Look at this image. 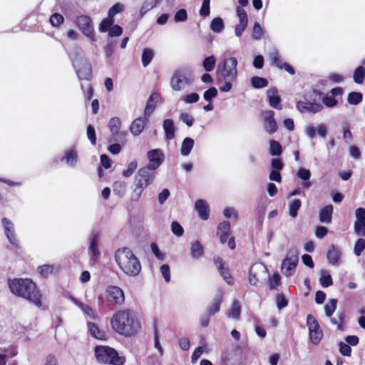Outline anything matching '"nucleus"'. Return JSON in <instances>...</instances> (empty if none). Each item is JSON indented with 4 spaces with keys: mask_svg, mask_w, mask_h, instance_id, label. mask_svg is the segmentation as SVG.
<instances>
[{
    "mask_svg": "<svg viewBox=\"0 0 365 365\" xmlns=\"http://www.w3.org/2000/svg\"><path fill=\"white\" fill-rule=\"evenodd\" d=\"M112 329L118 334L131 336L140 329V323L135 314L128 309L119 310L110 319Z\"/></svg>",
    "mask_w": 365,
    "mask_h": 365,
    "instance_id": "nucleus-1",
    "label": "nucleus"
},
{
    "mask_svg": "<svg viewBox=\"0 0 365 365\" xmlns=\"http://www.w3.org/2000/svg\"><path fill=\"white\" fill-rule=\"evenodd\" d=\"M8 285L12 294L28 300L37 307H41V294L36 284L31 279L28 278L9 279Z\"/></svg>",
    "mask_w": 365,
    "mask_h": 365,
    "instance_id": "nucleus-2",
    "label": "nucleus"
},
{
    "mask_svg": "<svg viewBox=\"0 0 365 365\" xmlns=\"http://www.w3.org/2000/svg\"><path fill=\"white\" fill-rule=\"evenodd\" d=\"M115 259L121 271L128 276H138L141 271L140 260L128 247L118 249L115 253Z\"/></svg>",
    "mask_w": 365,
    "mask_h": 365,
    "instance_id": "nucleus-3",
    "label": "nucleus"
},
{
    "mask_svg": "<svg viewBox=\"0 0 365 365\" xmlns=\"http://www.w3.org/2000/svg\"><path fill=\"white\" fill-rule=\"evenodd\" d=\"M155 178L156 173L148 168L143 167L139 169L134 178L131 200L138 201L145 189L154 182Z\"/></svg>",
    "mask_w": 365,
    "mask_h": 365,
    "instance_id": "nucleus-4",
    "label": "nucleus"
},
{
    "mask_svg": "<svg viewBox=\"0 0 365 365\" xmlns=\"http://www.w3.org/2000/svg\"><path fill=\"white\" fill-rule=\"evenodd\" d=\"M95 356L99 363L112 365H123L125 358L120 356L118 352L108 346H96Z\"/></svg>",
    "mask_w": 365,
    "mask_h": 365,
    "instance_id": "nucleus-5",
    "label": "nucleus"
},
{
    "mask_svg": "<svg viewBox=\"0 0 365 365\" xmlns=\"http://www.w3.org/2000/svg\"><path fill=\"white\" fill-rule=\"evenodd\" d=\"M237 60L235 57L225 58L216 71L217 80L235 81L237 76Z\"/></svg>",
    "mask_w": 365,
    "mask_h": 365,
    "instance_id": "nucleus-6",
    "label": "nucleus"
},
{
    "mask_svg": "<svg viewBox=\"0 0 365 365\" xmlns=\"http://www.w3.org/2000/svg\"><path fill=\"white\" fill-rule=\"evenodd\" d=\"M193 82L192 72L186 68H180L175 71L170 78V87L175 91H180Z\"/></svg>",
    "mask_w": 365,
    "mask_h": 365,
    "instance_id": "nucleus-7",
    "label": "nucleus"
},
{
    "mask_svg": "<svg viewBox=\"0 0 365 365\" xmlns=\"http://www.w3.org/2000/svg\"><path fill=\"white\" fill-rule=\"evenodd\" d=\"M75 24L91 41H96V38L91 18L87 15L78 16L74 21Z\"/></svg>",
    "mask_w": 365,
    "mask_h": 365,
    "instance_id": "nucleus-8",
    "label": "nucleus"
},
{
    "mask_svg": "<svg viewBox=\"0 0 365 365\" xmlns=\"http://www.w3.org/2000/svg\"><path fill=\"white\" fill-rule=\"evenodd\" d=\"M101 235L97 231H92L88 237V255L90 262L95 263L101 255L99 250Z\"/></svg>",
    "mask_w": 365,
    "mask_h": 365,
    "instance_id": "nucleus-9",
    "label": "nucleus"
},
{
    "mask_svg": "<svg viewBox=\"0 0 365 365\" xmlns=\"http://www.w3.org/2000/svg\"><path fill=\"white\" fill-rule=\"evenodd\" d=\"M149 163L144 168H148L149 170L155 172L164 161V153L158 148L151 150L147 153Z\"/></svg>",
    "mask_w": 365,
    "mask_h": 365,
    "instance_id": "nucleus-10",
    "label": "nucleus"
},
{
    "mask_svg": "<svg viewBox=\"0 0 365 365\" xmlns=\"http://www.w3.org/2000/svg\"><path fill=\"white\" fill-rule=\"evenodd\" d=\"M107 299L116 305L121 306L125 302L123 291L117 286L110 285L106 290Z\"/></svg>",
    "mask_w": 365,
    "mask_h": 365,
    "instance_id": "nucleus-11",
    "label": "nucleus"
},
{
    "mask_svg": "<svg viewBox=\"0 0 365 365\" xmlns=\"http://www.w3.org/2000/svg\"><path fill=\"white\" fill-rule=\"evenodd\" d=\"M108 127L111 133V138L110 142H117L122 140L125 134L120 131L121 127L120 119L118 117H113L110 119Z\"/></svg>",
    "mask_w": 365,
    "mask_h": 365,
    "instance_id": "nucleus-12",
    "label": "nucleus"
},
{
    "mask_svg": "<svg viewBox=\"0 0 365 365\" xmlns=\"http://www.w3.org/2000/svg\"><path fill=\"white\" fill-rule=\"evenodd\" d=\"M4 233L9 242L16 247H19V242L16 236L14 223L6 217L1 220Z\"/></svg>",
    "mask_w": 365,
    "mask_h": 365,
    "instance_id": "nucleus-13",
    "label": "nucleus"
},
{
    "mask_svg": "<svg viewBox=\"0 0 365 365\" xmlns=\"http://www.w3.org/2000/svg\"><path fill=\"white\" fill-rule=\"evenodd\" d=\"M355 215L356 220L354 222V232L358 236L365 237V209L357 208Z\"/></svg>",
    "mask_w": 365,
    "mask_h": 365,
    "instance_id": "nucleus-14",
    "label": "nucleus"
},
{
    "mask_svg": "<svg viewBox=\"0 0 365 365\" xmlns=\"http://www.w3.org/2000/svg\"><path fill=\"white\" fill-rule=\"evenodd\" d=\"M264 129L269 134H273L277 130V124L274 119V112L265 110L262 113Z\"/></svg>",
    "mask_w": 365,
    "mask_h": 365,
    "instance_id": "nucleus-15",
    "label": "nucleus"
},
{
    "mask_svg": "<svg viewBox=\"0 0 365 365\" xmlns=\"http://www.w3.org/2000/svg\"><path fill=\"white\" fill-rule=\"evenodd\" d=\"M214 262L217 268V270L223 278V279L229 284L232 285L234 283V279L229 272L228 267L225 265V262L220 257H217L214 259Z\"/></svg>",
    "mask_w": 365,
    "mask_h": 365,
    "instance_id": "nucleus-16",
    "label": "nucleus"
},
{
    "mask_svg": "<svg viewBox=\"0 0 365 365\" xmlns=\"http://www.w3.org/2000/svg\"><path fill=\"white\" fill-rule=\"evenodd\" d=\"M296 108L300 113H317L323 109V106L320 103L299 101L297 103Z\"/></svg>",
    "mask_w": 365,
    "mask_h": 365,
    "instance_id": "nucleus-17",
    "label": "nucleus"
},
{
    "mask_svg": "<svg viewBox=\"0 0 365 365\" xmlns=\"http://www.w3.org/2000/svg\"><path fill=\"white\" fill-rule=\"evenodd\" d=\"M341 250L339 247L334 245L329 247L327 253V257L330 264L339 266L341 263Z\"/></svg>",
    "mask_w": 365,
    "mask_h": 365,
    "instance_id": "nucleus-18",
    "label": "nucleus"
},
{
    "mask_svg": "<svg viewBox=\"0 0 365 365\" xmlns=\"http://www.w3.org/2000/svg\"><path fill=\"white\" fill-rule=\"evenodd\" d=\"M148 117L144 115L135 119L130 126V133L135 135H139L145 128V125L148 121Z\"/></svg>",
    "mask_w": 365,
    "mask_h": 365,
    "instance_id": "nucleus-19",
    "label": "nucleus"
},
{
    "mask_svg": "<svg viewBox=\"0 0 365 365\" xmlns=\"http://www.w3.org/2000/svg\"><path fill=\"white\" fill-rule=\"evenodd\" d=\"M267 270V268L264 265L262 264H253L250 269L249 272V282L250 284L257 287L259 279L257 277V272H265Z\"/></svg>",
    "mask_w": 365,
    "mask_h": 365,
    "instance_id": "nucleus-20",
    "label": "nucleus"
},
{
    "mask_svg": "<svg viewBox=\"0 0 365 365\" xmlns=\"http://www.w3.org/2000/svg\"><path fill=\"white\" fill-rule=\"evenodd\" d=\"M267 98L270 106L272 108L282 110L281 98L278 95V91L276 88H272L267 91Z\"/></svg>",
    "mask_w": 365,
    "mask_h": 365,
    "instance_id": "nucleus-21",
    "label": "nucleus"
},
{
    "mask_svg": "<svg viewBox=\"0 0 365 365\" xmlns=\"http://www.w3.org/2000/svg\"><path fill=\"white\" fill-rule=\"evenodd\" d=\"M230 231V223L228 221H224L219 224L216 235L222 244L227 242Z\"/></svg>",
    "mask_w": 365,
    "mask_h": 365,
    "instance_id": "nucleus-22",
    "label": "nucleus"
},
{
    "mask_svg": "<svg viewBox=\"0 0 365 365\" xmlns=\"http://www.w3.org/2000/svg\"><path fill=\"white\" fill-rule=\"evenodd\" d=\"M76 69L78 77L81 80H87L91 74V66L87 61H83L81 66H77L74 63Z\"/></svg>",
    "mask_w": 365,
    "mask_h": 365,
    "instance_id": "nucleus-23",
    "label": "nucleus"
},
{
    "mask_svg": "<svg viewBox=\"0 0 365 365\" xmlns=\"http://www.w3.org/2000/svg\"><path fill=\"white\" fill-rule=\"evenodd\" d=\"M195 210L202 220H207L210 216V208L207 202L204 200H197L195 203Z\"/></svg>",
    "mask_w": 365,
    "mask_h": 365,
    "instance_id": "nucleus-24",
    "label": "nucleus"
},
{
    "mask_svg": "<svg viewBox=\"0 0 365 365\" xmlns=\"http://www.w3.org/2000/svg\"><path fill=\"white\" fill-rule=\"evenodd\" d=\"M78 154L74 148H70L65 150L64 155L61 158V161H65L70 168H75L78 162Z\"/></svg>",
    "mask_w": 365,
    "mask_h": 365,
    "instance_id": "nucleus-25",
    "label": "nucleus"
},
{
    "mask_svg": "<svg viewBox=\"0 0 365 365\" xmlns=\"http://www.w3.org/2000/svg\"><path fill=\"white\" fill-rule=\"evenodd\" d=\"M316 131L320 137L325 138L327 134V126L322 123L318 125L317 128L312 125L308 126L305 130L306 135L310 139H313L314 138Z\"/></svg>",
    "mask_w": 365,
    "mask_h": 365,
    "instance_id": "nucleus-26",
    "label": "nucleus"
},
{
    "mask_svg": "<svg viewBox=\"0 0 365 365\" xmlns=\"http://www.w3.org/2000/svg\"><path fill=\"white\" fill-rule=\"evenodd\" d=\"M163 128L167 140H173L175 138V125L172 119H165L163 123Z\"/></svg>",
    "mask_w": 365,
    "mask_h": 365,
    "instance_id": "nucleus-27",
    "label": "nucleus"
},
{
    "mask_svg": "<svg viewBox=\"0 0 365 365\" xmlns=\"http://www.w3.org/2000/svg\"><path fill=\"white\" fill-rule=\"evenodd\" d=\"M297 176L302 180V185L303 187L309 188L312 186V182L309 180L311 178V172L309 170L300 168L297 170Z\"/></svg>",
    "mask_w": 365,
    "mask_h": 365,
    "instance_id": "nucleus-28",
    "label": "nucleus"
},
{
    "mask_svg": "<svg viewBox=\"0 0 365 365\" xmlns=\"http://www.w3.org/2000/svg\"><path fill=\"white\" fill-rule=\"evenodd\" d=\"M334 207L331 205L324 207L319 212V220L322 223L329 224L331 222Z\"/></svg>",
    "mask_w": 365,
    "mask_h": 365,
    "instance_id": "nucleus-29",
    "label": "nucleus"
},
{
    "mask_svg": "<svg viewBox=\"0 0 365 365\" xmlns=\"http://www.w3.org/2000/svg\"><path fill=\"white\" fill-rule=\"evenodd\" d=\"M222 302V294L220 292L215 298L213 299L212 303L207 309V313L209 315H214L217 313L220 309V306Z\"/></svg>",
    "mask_w": 365,
    "mask_h": 365,
    "instance_id": "nucleus-30",
    "label": "nucleus"
},
{
    "mask_svg": "<svg viewBox=\"0 0 365 365\" xmlns=\"http://www.w3.org/2000/svg\"><path fill=\"white\" fill-rule=\"evenodd\" d=\"M88 329L90 334L98 339L105 340L106 339V334L103 330H101L96 324L93 322H88Z\"/></svg>",
    "mask_w": 365,
    "mask_h": 365,
    "instance_id": "nucleus-31",
    "label": "nucleus"
},
{
    "mask_svg": "<svg viewBox=\"0 0 365 365\" xmlns=\"http://www.w3.org/2000/svg\"><path fill=\"white\" fill-rule=\"evenodd\" d=\"M195 144V141L192 138L187 137L185 138L182 143L180 148V153L182 156H188Z\"/></svg>",
    "mask_w": 365,
    "mask_h": 365,
    "instance_id": "nucleus-32",
    "label": "nucleus"
},
{
    "mask_svg": "<svg viewBox=\"0 0 365 365\" xmlns=\"http://www.w3.org/2000/svg\"><path fill=\"white\" fill-rule=\"evenodd\" d=\"M204 248L199 241H195L191 244L190 255L192 259H197L203 256Z\"/></svg>",
    "mask_w": 365,
    "mask_h": 365,
    "instance_id": "nucleus-33",
    "label": "nucleus"
},
{
    "mask_svg": "<svg viewBox=\"0 0 365 365\" xmlns=\"http://www.w3.org/2000/svg\"><path fill=\"white\" fill-rule=\"evenodd\" d=\"M241 314V305L238 300L235 299L228 312V317L233 319H239Z\"/></svg>",
    "mask_w": 365,
    "mask_h": 365,
    "instance_id": "nucleus-34",
    "label": "nucleus"
},
{
    "mask_svg": "<svg viewBox=\"0 0 365 365\" xmlns=\"http://www.w3.org/2000/svg\"><path fill=\"white\" fill-rule=\"evenodd\" d=\"M158 96L155 93H152L150 97L148 98V100L147 101L145 110H144V115L150 118L153 112L154 111L156 106L155 99L157 98Z\"/></svg>",
    "mask_w": 365,
    "mask_h": 365,
    "instance_id": "nucleus-35",
    "label": "nucleus"
},
{
    "mask_svg": "<svg viewBox=\"0 0 365 365\" xmlns=\"http://www.w3.org/2000/svg\"><path fill=\"white\" fill-rule=\"evenodd\" d=\"M210 26V29L214 33H221L225 28L224 21L221 17L214 18L211 21Z\"/></svg>",
    "mask_w": 365,
    "mask_h": 365,
    "instance_id": "nucleus-36",
    "label": "nucleus"
},
{
    "mask_svg": "<svg viewBox=\"0 0 365 365\" xmlns=\"http://www.w3.org/2000/svg\"><path fill=\"white\" fill-rule=\"evenodd\" d=\"M302 206L299 199L292 200L289 204V215L291 217L295 218L297 216L298 210Z\"/></svg>",
    "mask_w": 365,
    "mask_h": 365,
    "instance_id": "nucleus-37",
    "label": "nucleus"
},
{
    "mask_svg": "<svg viewBox=\"0 0 365 365\" xmlns=\"http://www.w3.org/2000/svg\"><path fill=\"white\" fill-rule=\"evenodd\" d=\"M298 262L288 261L286 264H284V259L282 263V273L287 276L289 277L292 274V272L295 269Z\"/></svg>",
    "mask_w": 365,
    "mask_h": 365,
    "instance_id": "nucleus-38",
    "label": "nucleus"
},
{
    "mask_svg": "<svg viewBox=\"0 0 365 365\" xmlns=\"http://www.w3.org/2000/svg\"><path fill=\"white\" fill-rule=\"evenodd\" d=\"M354 81L357 84H361L365 78V67L358 66L353 74Z\"/></svg>",
    "mask_w": 365,
    "mask_h": 365,
    "instance_id": "nucleus-39",
    "label": "nucleus"
},
{
    "mask_svg": "<svg viewBox=\"0 0 365 365\" xmlns=\"http://www.w3.org/2000/svg\"><path fill=\"white\" fill-rule=\"evenodd\" d=\"M282 153L280 143L274 140H269V153L272 156H279Z\"/></svg>",
    "mask_w": 365,
    "mask_h": 365,
    "instance_id": "nucleus-40",
    "label": "nucleus"
},
{
    "mask_svg": "<svg viewBox=\"0 0 365 365\" xmlns=\"http://www.w3.org/2000/svg\"><path fill=\"white\" fill-rule=\"evenodd\" d=\"M251 85L255 88H262L268 85V81L262 77L254 76L250 79Z\"/></svg>",
    "mask_w": 365,
    "mask_h": 365,
    "instance_id": "nucleus-41",
    "label": "nucleus"
},
{
    "mask_svg": "<svg viewBox=\"0 0 365 365\" xmlns=\"http://www.w3.org/2000/svg\"><path fill=\"white\" fill-rule=\"evenodd\" d=\"M216 64V58L213 55L206 57L202 61V66L205 71H213Z\"/></svg>",
    "mask_w": 365,
    "mask_h": 365,
    "instance_id": "nucleus-42",
    "label": "nucleus"
},
{
    "mask_svg": "<svg viewBox=\"0 0 365 365\" xmlns=\"http://www.w3.org/2000/svg\"><path fill=\"white\" fill-rule=\"evenodd\" d=\"M363 99V95L360 92H351L349 93L347 97V101L351 105H358L359 104Z\"/></svg>",
    "mask_w": 365,
    "mask_h": 365,
    "instance_id": "nucleus-43",
    "label": "nucleus"
},
{
    "mask_svg": "<svg viewBox=\"0 0 365 365\" xmlns=\"http://www.w3.org/2000/svg\"><path fill=\"white\" fill-rule=\"evenodd\" d=\"M154 56V52L150 48H145L142 53V64L146 67L150 64Z\"/></svg>",
    "mask_w": 365,
    "mask_h": 365,
    "instance_id": "nucleus-44",
    "label": "nucleus"
},
{
    "mask_svg": "<svg viewBox=\"0 0 365 365\" xmlns=\"http://www.w3.org/2000/svg\"><path fill=\"white\" fill-rule=\"evenodd\" d=\"M337 300L331 299L324 306L325 314L328 317H331L336 309Z\"/></svg>",
    "mask_w": 365,
    "mask_h": 365,
    "instance_id": "nucleus-45",
    "label": "nucleus"
},
{
    "mask_svg": "<svg viewBox=\"0 0 365 365\" xmlns=\"http://www.w3.org/2000/svg\"><path fill=\"white\" fill-rule=\"evenodd\" d=\"M309 331L312 342L314 344L317 345L320 342L323 336L322 331L320 329V327L317 329H314V330H310Z\"/></svg>",
    "mask_w": 365,
    "mask_h": 365,
    "instance_id": "nucleus-46",
    "label": "nucleus"
},
{
    "mask_svg": "<svg viewBox=\"0 0 365 365\" xmlns=\"http://www.w3.org/2000/svg\"><path fill=\"white\" fill-rule=\"evenodd\" d=\"M319 282L322 287L326 288L333 284L331 276L326 271H322V276L319 279Z\"/></svg>",
    "mask_w": 365,
    "mask_h": 365,
    "instance_id": "nucleus-47",
    "label": "nucleus"
},
{
    "mask_svg": "<svg viewBox=\"0 0 365 365\" xmlns=\"http://www.w3.org/2000/svg\"><path fill=\"white\" fill-rule=\"evenodd\" d=\"M264 33V29L258 22H255L252 28V37L255 40H259L262 38Z\"/></svg>",
    "mask_w": 365,
    "mask_h": 365,
    "instance_id": "nucleus-48",
    "label": "nucleus"
},
{
    "mask_svg": "<svg viewBox=\"0 0 365 365\" xmlns=\"http://www.w3.org/2000/svg\"><path fill=\"white\" fill-rule=\"evenodd\" d=\"M299 252L296 247H292L290 248L287 253V256L284 259V264L288 262V261H292L295 262H298L299 261Z\"/></svg>",
    "mask_w": 365,
    "mask_h": 365,
    "instance_id": "nucleus-49",
    "label": "nucleus"
},
{
    "mask_svg": "<svg viewBox=\"0 0 365 365\" xmlns=\"http://www.w3.org/2000/svg\"><path fill=\"white\" fill-rule=\"evenodd\" d=\"M337 318L331 317V322L332 324L336 325L338 329L342 331L344 329L345 314L344 312H340L337 314Z\"/></svg>",
    "mask_w": 365,
    "mask_h": 365,
    "instance_id": "nucleus-50",
    "label": "nucleus"
},
{
    "mask_svg": "<svg viewBox=\"0 0 365 365\" xmlns=\"http://www.w3.org/2000/svg\"><path fill=\"white\" fill-rule=\"evenodd\" d=\"M56 268L53 265L43 264L38 267V272L41 276L46 277L52 274Z\"/></svg>",
    "mask_w": 365,
    "mask_h": 365,
    "instance_id": "nucleus-51",
    "label": "nucleus"
},
{
    "mask_svg": "<svg viewBox=\"0 0 365 365\" xmlns=\"http://www.w3.org/2000/svg\"><path fill=\"white\" fill-rule=\"evenodd\" d=\"M64 21L63 16L58 14L54 13L49 18V22L53 27H58L61 25Z\"/></svg>",
    "mask_w": 365,
    "mask_h": 365,
    "instance_id": "nucleus-52",
    "label": "nucleus"
},
{
    "mask_svg": "<svg viewBox=\"0 0 365 365\" xmlns=\"http://www.w3.org/2000/svg\"><path fill=\"white\" fill-rule=\"evenodd\" d=\"M158 4V0H145L140 9V14L143 16L148 11L154 8Z\"/></svg>",
    "mask_w": 365,
    "mask_h": 365,
    "instance_id": "nucleus-53",
    "label": "nucleus"
},
{
    "mask_svg": "<svg viewBox=\"0 0 365 365\" xmlns=\"http://www.w3.org/2000/svg\"><path fill=\"white\" fill-rule=\"evenodd\" d=\"M114 19L108 16L107 18L104 19L99 25V31L101 32L108 31L109 29L113 26Z\"/></svg>",
    "mask_w": 365,
    "mask_h": 365,
    "instance_id": "nucleus-54",
    "label": "nucleus"
},
{
    "mask_svg": "<svg viewBox=\"0 0 365 365\" xmlns=\"http://www.w3.org/2000/svg\"><path fill=\"white\" fill-rule=\"evenodd\" d=\"M365 249V240L364 238H359L355 242L354 247V255L359 257L364 250Z\"/></svg>",
    "mask_w": 365,
    "mask_h": 365,
    "instance_id": "nucleus-55",
    "label": "nucleus"
},
{
    "mask_svg": "<svg viewBox=\"0 0 365 365\" xmlns=\"http://www.w3.org/2000/svg\"><path fill=\"white\" fill-rule=\"evenodd\" d=\"M200 99V96L197 93H192L186 96L181 97L180 100L185 103H197Z\"/></svg>",
    "mask_w": 365,
    "mask_h": 365,
    "instance_id": "nucleus-56",
    "label": "nucleus"
},
{
    "mask_svg": "<svg viewBox=\"0 0 365 365\" xmlns=\"http://www.w3.org/2000/svg\"><path fill=\"white\" fill-rule=\"evenodd\" d=\"M217 96V90L211 87L204 92L203 98L207 102H212V99Z\"/></svg>",
    "mask_w": 365,
    "mask_h": 365,
    "instance_id": "nucleus-57",
    "label": "nucleus"
},
{
    "mask_svg": "<svg viewBox=\"0 0 365 365\" xmlns=\"http://www.w3.org/2000/svg\"><path fill=\"white\" fill-rule=\"evenodd\" d=\"M73 301L83 311V312L85 314L93 318V311L91 307H89L88 305L84 304L81 302H79L75 299H73Z\"/></svg>",
    "mask_w": 365,
    "mask_h": 365,
    "instance_id": "nucleus-58",
    "label": "nucleus"
},
{
    "mask_svg": "<svg viewBox=\"0 0 365 365\" xmlns=\"http://www.w3.org/2000/svg\"><path fill=\"white\" fill-rule=\"evenodd\" d=\"M171 231L177 237H181L184 234V229L177 221H173L171 224Z\"/></svg>",
    "mask_w": 365,
    "mask_h": 365,
    "instance_id": "nucleus-59",
    "label": "nucleus"
},
{
    "mask_svg": "<svg viewBox=\"0 0 365 365\" xmlns=\"http://www.w3.org/2000/svg\"><path fill=\"white\" fill-rule=\"evenodd\" d=\"M137 166H138V163L136 160H133V161L130 162L128 164L127 169L123 170V175L125 178L130 177L133 174L134 171L136 170Z\"/></svg>",
    "mask_w": 365,
    "mask_h": 365,
    "instance_id": "nucleus-60",
    "label": "nucleus"
},
{
    "mask_svg": "<svg viewBox=\"0 0 365 365\" xmlns=\"http://www.w3.org/2000/svg\"><path fill=\"white\" fill-rule=\"evenodd\" d=\"M86 134L88 140L93 145L96 144V130L93 125H89L87 127Z\"/></svg>",
    "mask_w": 365,
    "mask_h": 365,
    "instance_id": "nucleus-61",
    "label": "nucleus"
},
{
    "mask_svg": "<svg viewBox=\"0 0 365 365\" xmlns=\"http://www.w3.org/2000/svg\"><path fill=\"white\" fill-rule=\"evenodd\" d=\"M276 304L277 308L281 310L287 306L288 301L282 294H278L276 296Z\"/></svg>",
    "mask_w": 365,
    "mask_h": 365,
    "instance_id": "nucleus-62",
    "label": "nucleus"
},
{
    "mask_svg": "<svg viewBox=\"0 0 365 365\" xmlns=\"http://www.w3.org/2000/svg\"><path fill=\"white\" fill-rule=\"evenodd\" d=\"M123 9V6L120 3L115 4L111 6L108 12V16L112 19L118 13H120Z\"/></svg>",
    "mask_w": 365,
    "mask_h": 365,
    "instance_id": "nucleus-63",
    "label": "nucleus"
},
{
    "mask_svg": "<svg viewBox=\"0 0 365 365\" xmlns=\"http://www.w3.org/2000/svg\"><path fill=\"white\" fill-rule=\"evenodd\" d=\"M180 120L185 123L188 127H191L194 123L193 117L189 113H182L179 116Z\"/></svg>",
    "mask_w": 365,
    "mask_h": 365,
    "instance_id": "nucleus-64",
    "label": "nucleus"
}]
</instances>
